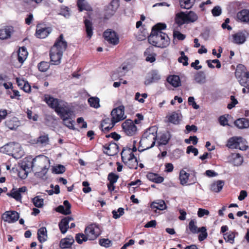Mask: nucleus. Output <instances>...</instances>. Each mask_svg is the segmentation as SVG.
Here are the masks:
<instances>
[{
	"mask_svg": "<svg viewBox=\"0 0 249 249\" xmlns=\"http://www.w3.org/2000/svg\"><path fill=\"white\" fill-rule=\"evenodd\" d=\"M49 138L48 135L45 134L39 136L36 141V143L42 146H45L49 143Z\"/></svg>",
	"mask_w": 249,
	"mask_h": 249,
	"instance_id": "ea45409f",
	"label": "nucleus"
},
{
	"mask_svg": "<svg viewBox=\"0 0 249 249\" xmlns=\"http://www.w3.org/2000/svg\"><path fill=\"white\" fill-rule=\"evenodd\" d=\"M227 146L230 148L239 149L240 150H247L249 146L246 140L241 137H232L227 142Z\"/></svg>",
	"mask_w": 249,
	"mask_h": 249,
	"instance_id": "1a4fd4ad",
	"label": "nucleus"
},
{
	"mask_svg": "<svg viewBox=\"0 0 249 249\" xmlns=\"http://www.w3.org/2000/svg\"><path fill=\"white\" fill-rule=\"evenodd\" d=\"M99 244L101 246L105 247L106 248L109 247L111 246L112 243L110 240L108 239H101L99 240Z\"/></svg>",
	"mask_w": 249,
	"mask_h": 249,
	"instance_id": "4d7b16f0",
	"label": "nucleus"
},
{
	"mask_svg": "<svg viewBox=\"0 0 249 249\" xmlns=\"http://www.w3.org/2000/svg\"><path fill=\"white\" fill-rule=\"evenodd\" d=\"M195 79L197 83L203 84L206 81V76L203 72H198L195 75Z\"/></svg>",
	"mask_w": 249,
	"mask_h": 249,
	"instance_id": "a18cd8bd",
	"label": "nucleus"
},
{
	"mask_svg": "<svg viewBox=\"0 0 249 249\" xmlns=\"http://www.w3.org/2000/svg\"><path fill=\"white\" fill-rule=\"evenodd\" d=\"M190 176V174L187 173L184 170L182 169L180 171L179 173V180L180 183L182 185H187L192 183H189V178Z\"/></svg>",
	"mask_w": 249,
	"mask_h": 249,
	"instance_id": "bb28decb",
	"label": "nucleus"
},
{
	"mask_svg": "<svg viewBox=\"0 0 249 249\" xmlns=\"http://www.w3.org/2000/svg\"><path fill=\"white\" fill-rule=\"evenodd\" d=\"M14 27L12 26H5L0 29V39L4 40L9 38L13 33Z\"/></svg>",
	"mask_w": 249,
	"mask_h": 249,
	"instance_id": "a211bd4d",
	"label": "nucleus"
},
{
	"mask_svg": "<svg viewBox=\"0 0 249 249\" xmlns=\"http://www.w3.org/2000/svg\"><path fill=\"white\" fill-rule=\"evenodd\" d=\"M170 138L169 132H164L161 134L159 138L158 143L160 145L166 144Z\"/></svg>",
	"mask_w": 249,
	"mask_h": 249,
	"instance_id": "4c0bfd02",
	"label": "nucleus"
},
{
	"mask_svg": "<svg viewBox=\"0 0 249 249\" xmlns=\"http://www.w3.org/2000/svg\"><path fill=\"white\" fill-rule=\"evenodd\" d=\"M60 14L66 18H69L70 16V12L69 8L67 7H62Z\"/></svg>",
	"mask_w": 249,
	"mask_h": 249,
	"instance_id": "0e129e2a",
	"label": "nucleus"
},
{
	"mask_svg": "<svg viewBox=\"0 0 249 249\" xmlns=\"http://www.w3.org/2000/svg\"><path fill=\"white\" fill-rule=\"evenodd\" d=\"M224 184V182L222 180L214 181L211 185V190L215 193L219 192L222 189Z\"/></svg>",
	"mask_w": 249,
	"mask_h": 249,
	"instance_id": "473e14b6",
	"label": "nucleus"
},
{
	"mask_svg": "<svg viewBox=\"0 0 249 249\" xmlns=\"http://www.w3.org/2000/svg\"><path fill=\"white\" fill-rule=\"evenodd\" d=\"M85 25L87 37L90 38L93 35L92 23L89 20L86 19Z\"/></svg>",
	"mask_w": 249,
	"mask_h": 249,
	"instance_id": "37998d69",
	"label": "nucleus"
},
{
	"mask_svg": "<svg viewBox=\"0 0 249 249\" xmlns=\"http://www.w3.org/2000/svg\"><path fill=\"white\" fill-rule=\"evenodd\" d=\"M29 172V171L20 168L18 173V177L21 179H25L27 178Z\"/></svg>",
	"mask_w": 249,
	"mask_h": 249,
	"instance_id": "e2e57ef3",
	"label": "nucleus"
},
{
	"mask_svg": "<svg viewBox=\"0 0 249 249\" xmlns=\"http://www.w3.org/2000/svg\"><path fill=\"white\" fill-rule=\"evenodd\" d=\"M65 171V168L63 165H58L53 168V172L55 174H62Z\"/></svg>",
	"mask_w": 249,
	"mask_h": 249,
	"instance_id": "864d4df0",
	"label": "nucleus"
},
{
	"mask_svg": "<svg viewBox=\"0 0 249 249\" xmlns=\"http://www.w3.org/2000/svg\"><path fill=\"white\" fill-rule=\"evenodd\" d=\"M73 112L69 107H67L58 115L60 116L63 121L64 124L70 129H74V121L71 120V116Z\"/></svg>",
	"mask_w": 249,
	"mask_h": 249,
	"instance_id": "9b49d317",
	"label": "nucleus"
},
{
	"mask_svg": "<svg viewBox=\"0 0 249 249\" xmlns=\"http://www.w3.org/2000/svg\"><path fill=\"white\" fill-rule=\"evenodd\" d=\"M34 205L38 208L42 207L44 204V200L39 196L35 197L32 199Z\"/></svg>",
	"mask_w": 249,
	"mask_h": 249,
	"instance_id": "8fccbe9b",
	"label": "nucleus"
},
{
	"mask_svg": "<svg viewBox=\"0 0 249 249\" xmlns=\"http://www.w3.org/2000/svg\"><path fill=\"white\" fill-rule=\"evenodd\" d=\"M71 219H62L59 224V229L62 233H65L69 228V220Z\"/></svg>",
	"mask_w": 249,
	"mask_h": 249,
	"instance_id": "79ce46f5",
	"label": "nucleus"
},
{
	"mask_svg": "<svg viewBox=\"0 0 249 249\" xmlns=\"http://www.w3.org/2000/svg\"><path fill=\"white\" fill-rule=\"evenodd\" d=\"M147 97L146 93H142L141 94L139 92H137L135 95V99L140 103H143L144 102V99Z\"/></svg>",
	"mask_w": 249,
	"mask_h": 249,
	"instance_id": "3c124183",
	"label": "nucleus"
},
{
	"mask_svg": "<svg viewBox=\"0 0 249 249\" xmlns=\"http://www.w3.org/2000/svg\"><path fill=\"white\" fill-rule=\"evenodd\" d=\"M88 102L90 107L95 108H98L100 107V99L97 97H92L88 99Z\"/></svg>",
	"mask_w": 249,
	"mask_h": 249,
	"instance_id": "c03bdc74",
	"label": "nucleus"
},
{
	"mask_svg": "<svg viewBox=\"0 0 249 249\" xmlns=\"http://www.w3.org/2000/svg\"><path fill=\"white\" fill-rule=\"evenodd\" d=\"M44 100L50 107L54 109L58 114L69 107L67 103L54 98L49 95H45Z\"/></svg>",
	"mask_w": 249,
	"mask_h": 249,
	"instance_id": "6e6552de",
	"label": "nucleus"
},
{
	"mask_svg": "<svg viewBox=\"0 0 249 249\" xmlns=\"http://www.w3.org/2000/svg\"><path fill=\"white\" fill-rule=\"evenodd\" d=\"M111 119H105L101 124V127L103 131H107L111 129L116 123L123 120L126 118L124 114V106H120L114 108L111 112Z\"/></svg>",
	"mask_w": 249,
	"mask_h": 249,
	"instance_id": "20e7f679",
	"label": "nucleus"
},
{
	"mask_svg": "<svg viewBox=\"0 0 249 249\" xmlns=\"http://www.w3.org/2000/svg\"><path fill=\"white\" fill-rule=\"evenodd\" d=\"M112 213L113 215V218H119L122 216L124 213V209L123 208H119L117 211H113Z\"/></svg>",
	"mask_w": 249,
	"mask_h": 249,
	"instance_id": "bf43d9fd",
	"label": "nucleus"
},
{
	"mask_svg": "<svg viewBox=\"0 0 249 249\" xmlns=\"http://www.w3.org/2000/svg\"><path fill=\"white\" fill-rule=\"evenodd\" d=\"M173 36L175 38H176L180 40H183L186 37L185 35L181 34L180 32H179V31H174Z\"/></svg>",
	"mask_w": 249,
	"mask_h": 249,
	"instance_id": "774afa93",
	"label": "nucleus"
},
{
	"mask_svg": "<svg viewBox=\"0 0 249 249\" xmlns=\"http://www.w3.org/2000/svg\"><path fill=\"white\" fill-rule=\"evenodd\" d=\"M28 55V53L25 47H22L19 48L18 51V59L21 65L24 63L25 60L27 59Z\"/></svg>",
	"mask_w": 249,
	"mask_h": 249,
	"instance_id": "b1692460",
	"label": "nucleus"
},
{
	"mask_svg": "<svg viewBox=\"0 0 249 249\" xmlns=\"http://www.w3.org/2000/svg\"><path fill=\"white\" fill-rule=\"evenodd\" d=\"M119 6V1L118 0H112L109 5V9H110L112 12H115Z\"/></svg>",
	"mask_w": 249,
	"mask_h": 249,
	"instance_id": "6e6d98bb",
	"label": "nucleus"
},
{
	"mask_svg": "<svg viewBox=\"0 0 249 249\" xmlns=\"http://www.w3.org/2000/svg\"><path fill=\"white\" fill-rule=\"evenodd\" d=\"M167 82L174 88H177L181 85L180 78L178 75H172L167 78Z\"/></svg>",
	"mask_w": 249,
	"mask_h": 249,
	"instance_id": "cd10ccee",
	"label": "nucleus"
},
{
	"mask_svg": "<svg viewBox=\"0 0 249 249\" xmlns=\"http://www.w3.org/2000/svg\"><path fill=\"white\" fill-rule=\"evenodd\" d=\"M105 39L110 44L116 45L119 42V38L116 33L111 30L108 29L104 33Z\"/></svg>",
	"mask_w": 249,
	"mask_h": 249,
	"instance_id": "ddd939ff",
	"label": "nucleus"
},
{
	"mask_svg": "<svg viewBox=\"0 0 249 249\" xmlns=\"http://www.w3.org/2000/svg\"><path fill=\"white\" fill-rule=\"evenodd\" d=\"M5 124L10 129H15L16 126L15 118H13V120H7L5 121Z\"/></svg>",
	"mask_w": 249,
	"mask_h": 249,
	"instance_id": "13d9d810",
	"label": "nucleus"
},
{
	"mask_svg": "<svg viewBox=\"0 0 249 249\" xmlns=\"http://www.w3.org/2000/svg\"><path fill=\"white\" fill-rule=\"evenodd\" d=\"M186 15L185 12H180L176 15L175 21L178 26H181L184 24H187L186 20Z\"/></svg>",
	"mask_w": 249,
	"mask_h": 249,
	"instance_id": "5701e85b",
	"label": "nucleus"
},
{
	"mask_svg": "<svg viewBox=\"0 0 249 249\" xmlns=\"http://www.w3.org/2000/svg\"><path fill=\"white\" fill-rule=\"evenodd\" d=\"M144 56L147 62L153 63L156 60V54L154 52L153 47H149L144 52Z\"/></svg>",
	"mask_w": 249,
	"mask_h": 249,
	"instance_id": "412c9836",
	"label": "nucleus"
},
{
	"mask_svg": "<svg viewBox=\"0 0 249 249\" xmlns=\"http://www.w3.org/2000/svg\"><path fill=\"white\" fill-rule=\"evenodd\" d=\"M195 0H179L180 6L182 8L189 9L194 5Z\"/></svg>",
	"mask_w": 249,
	"mask_h": 249,
	"instance_id": "a19ab883",
	"label": "nucleus"
},
{
	"mask_svg": "<svg viewBox=\"0 0 249 249\" xmlns=\"http://www.w3.org/2000/svg\"><path fill=\"white\" fill-rule=\"evenodd\" d=\"M189 229L190 231L194 234L197 233L199 232V228H198L196 225V222L194 220H192L188 225Z\"/></svg>",
	"mask_w": 249,
	"mask_h": 249,
	"instance_id": "49530a36",
	"label": "nucleus"
},
{
	"mask_svg": "<svg viewBox=\"0 0 249 249\" xmlns=\"http://www.w3.org/2000/svg\"><path fill=\"white\" fill-rule=\"evenodd\" d=\"M186 15V20L187 24L193 23L197 21L198 18V16L196 13L192 11L185 12Z\"/></svg>",
	"mask_w": 249,
	"mask_h": 249,
	"instance_id": "f704fd0d",
	"label": "nucleus"
},
{
	"mask_svg": "<svg viewBox=\"0 0 249 249\" xmlns=\"http://www.w3.org/2000/svg\"><path fill=\"white\" fill-rule=\"evenodd\" d=\"M38 68L40 71L45 72L48 70L49 65L47 62L43 61L38 64Z\"/></svg>",
	"mask_w": 249,
	"mask_h": 249,
	"instance_id": "5fc2aeb1",
	"label": "nucleus"
},
{
	"mask_svg": "<svg viewBox=\"0 0 249 249\" xmlns=\"http://www.w3.org/2000/svg\"><path fill=\"white\" fill-rule=\"evenodd\" d=\"M107 178L110 183H115L118 180V176L114 173H111L109 174Z\"/></svg>",
	"mask_w": 249,
	"mask_h": 249,
	"instance_id": "69168bd1",
	"label": "nucleus"
},
{
	"mask_svg": "<svg viewBox=\"0 0 249 249\" xmlns=\"http://www.w3.org/2000/svg\"><path fill=\"white\" fill-rule=\"evenodd\" d=\"M237 18L242 22H249V10H243L237 14Z\"/></svg>",
	"mask_w": 249,
	"mask_h": 249,
	"instance_id": "c9c22d12",
	"label": "nucleus"
},
{
	"mask_svg": "<svg viewBox=\"0 0 249 249\" xmlns=\"http://www.w3.org/2000/svg\"><path fill=\"white\" fill-rule=\"evenodd\" d=\"M17 84L18 87L25 92H29L34 89H38L37 86H34L31 88L28 82L23 79H19L17 78Z\"/></svg>",
	"mask_w": 249,
	"mask_h": 249,
	"instance_id": "f3484780",
	"label": "nucleus"
},
{
	"mask_svg": "<svg viewBox=\"0 0 249 249\" xmlns=\"http://www.w3.org/2000/svg\"><path fill=\"white\" fill-rule=\"evenodd\" d=\"M147 178L149 180L157 183H161L164 180V178L162 177L153 173H149L147 175Z\"/></svg>",
	"mask_w": 249,
	"mask_h": 249,
	"instance_id": "72a5a7b5",
	"label": "nucleus"
},
{
	"mask_svg": "<svg viewBox=\"0 0 249 249\" xmlns=\"http://www.w3.org/2000/svg\"><path fill=\"white\" fill-rule=\"evenodd\" d=\"M151 207L156 210H163L166 209L167 206L163 200H158L151 203Z\"/></svg>",
	"mask_w": 249,
	"mask_h": 249,
	"instance_id": "2f4dec72",
	"label": "nucleus"
},
{
	"mask_svg": "<svg viewBox=\"0 0 249 249\" xmlns=\"http://www.w3.org/2000/svg\"><path fill=\"white\" fill-rule=\"evenodd\" d=\"M106 153L109 156H114L118 152V147L115 143H110L106 148Z\"/></svg>",
	"mask_w": 249,
	"mask_h": 249,
	"instance_id": "7c9ffc66",
	"label": "nucleus"
},
{
	"mask_svg": "<svg viewBox=\"0 0 249 249\" xmlns=\"http://www.w3.org/2000/svg\"><path fill=\"white\" fill-rule=\"evenodd\" d=\"M235 234L233 232H229L224 234V238L226 242L233 244L234 242Z\"/></svg>",
	"mask_w": 249,
	"mask_h": 249,
	"instance_id": "09e8293b",
	"label": "nucleus"
},
{
	"mask_svg": "<svg viewBox=\"0 0 249 249\" xmlns=\"http://www.w3.org/2000/svg\"><path fill=\"white\" fill-rule=\"evenodd\" d=\"M166 27V25L164 23H159L155 25L148 36L149 43L160 48L167 47L170 44V39L167 35L161 31Z\"/></svg>",
	"mask_w": 249,
	"mask_h": 249,
	"instance_id": "f257e3e1",
	"label": "nucleus"
},
{
	"mask_svg": "<svg viewBox=\"0 0 249 249\" xmlns=\"http://www.w3.org/2000/svg\"><path fill=\"white\" fill-rule=\"evenodd\" d=\"M186 153L187 154L192 153L194 154V156H196L198 155V151L197 148L194 147L193 146L190 145L187 147Z\"/></svg>",
	"mask_w": 249,
	"mask_h": 249,
	"instance_id": "338daca9",
	"label": "nucleus"
},
{
	"mask_svg": "<svg viewBox=\"0 0 249 249\" xmlns=\"http://www.w3.org/2000/svg\"><path fill=\"white\" fill-rule=\"evenodd\" d=\"M158 128L153 126L147 129L142 135L140 144L144 149H148L154 146L157 137Z\"/></svg>",
	"mask_w": 249,
	"mask_h": 249,
	"instance_id": "423d86ee",
	"label": "nucleus"
},
{
	"mask_svg": "<svg viewBox=\"0 0 249 249\" xmlns=\"http://www.w3.org/2000/svg\"><path fill=\"white\" fill-rule=\"evenodd\" d=\"M52 31L50 27L44 25H38L36 26V36L39 38H45L51 33Z\"/></svg>",
	"mask_w": 249,
	"mask_h": 249,
	"instance_id": "2eb2a0df",
	"label": "nucleus"
},
{
	"mask_svg": "<svg viewBox=\"0 0 249 249\" xmlns=\"http://www.w3.org/2000/svg\"><path fill=\"white\" fill-rule=\"evenodd\" d=\"M233 160L232 162L235 166H240L243 162V158L238 153H234L231 155Z\"/></svg>",
	"mask_w": 249,
	"mask_h": 249,
	"instance_id": "58836bf2",
	"label": "nucleus"
},
{
	"mask_svg": "<svg viewBox=\"0 0 249 249\" xmlns=\"http://www.w3.org/2000/svg\"><path fill=\"white\" fill-rule=\"evenodd\" d=\"M33 162L34 159H33L31 157H27L20 160L18 162V165L21 169H24L30 171L33 169Z\"/></svg>",
	"mask_w": 249,
	"mask_h": 249,
	"instance_id": "dca6fc26",
	"label": "nucleus"
},
{
	"mask_svg": "<svg viewBox=\"0 0 249 249\" xmlns=\"http://www.w3.org/2000/svg\"><path fill=\"white\" fill-rule=\"evenodd\" d=\"M85 233H78L76 235L75 240L79 244H82L87 240H93L100 234L101 231L99 227L95 224L87 226L85 230Z\"/></svg>",
	"mask_w": 249,
	"mask_h": 249,
	"instance_id": "39448f33",
	"label": "nucleus"
},
{
	"mask_svg": "<svg viewBox=\"0 0 249 249\" xmlns=\"http://www.w3.org/2000/svg\"><path fill=\"white\" fill-rule=\"evenodd\" d=\"M235 125L239 129H245L249 127V120L246 118H239L234 122Z\"/></svg>",
	"mask_w": 249,
	"mask_h": 249,
	"instance_id": "393cba45",
	"label": "nucleus"
},
{
	"mask_svg": "<svg viewBox=\"0 0 249 249\" xmlns=\"http://www.w3.org/2000/svg\"><path fill=\"white\" fill-rule=\"evenodd\" d=\"M15 149V143L10 142L2 147L1 148V151L4 153L9 155H11L13 157L16 158V156H15L14 154Z\"/></svg>",
	"mask_w": 249,
	"mask_h": 249,
	"instance_id": "4be33fe9",
	"label": "nucleus"
},
{
	"mask_svg": "<svg viewBox=\"0 0 249 249\" xmlns=\"http://www.w3.org/2000/svg\"><path fill=\"white\" fill-rule=\"evenodd\" d=\"M137 151V148L134 146L132 149L125 148L121 153L122 159L124 163L130 169H137L138 162L134 156V152Z\"/></svg>",
	"mask_w": 249,
	"mask_h": 249,
	"instance_id": "0eeeda50",
	"label": "nucleus"
},
{
	"mask_svg": "<svg viewBox=\"0 0 249 249\" xmlns=\"http://www.w3.org/2000/svg\"><path fill=\"white\" fill-rule=\"evenodd\" d=\"M248 36V33L246 31L238 32L231 36V41L234 43L241 44L246 41Z\"/></svg>",
	"mask_w": 249,
	"mask_h": 249,
	"instance_id": "4468645a",
	"label": "nucleus"
},
{
	"mask_svg": "<svg viewBox=\"0 0 249 249\" xmlns=\"http://www.w3.org/2000/svg\"><path fill=\"white\" fill-rule=\"evenodd\" d=\"M222 13L221 8L219 6H216L212 10V13L214 17L220 16Z\"/></svg>",
	"mask_w": 249,
	"mask_h": 249,
	"instance_id": "052dcab7",
	"label": "nucleus"
},
{
	"mask_svg": "<svg viewBox=\"0 0 249 249\" xmlns=\"http://www.w3.org/2000/svg\"><path fill=\"white\" fill-rule=\"evenodd\" d=\"M77 5L80 12L83 10L91 11L92 10L91 6L86 1H77Z\"/></svg>",
	"mask_w": 249,
	"mask_h": 249,
	"instance_id": "e433bc0d",
	"label": "nucleus"
},
{
	"mask_svg": "<svg viewBox=\"0 0 249 249\" xmlns=\"http://www.w3.org/2000/svg\"><path fill=\"white\" fill-rule=\"evenodd\" d=\"M33 163L35 176L43 179H47L46 174L50 166L49 158L44 155L36 156L34 159Z\"/></svg>",
	"mask_w": 249,
	"mask_h": 249,
	"instance_id": "7ed1b4c3",
	"label": "nucleus"
},
{
	"mask_svg": "<svg viewBox=\"0 0 249 249\" xmlns=\"http://www.w3.org/2000/svg\"><path fill=\"white\" fill-rule=\"evenodd\" d=\"M168 122L174 124H178L182 119V115L179 112L174 111L166 116Z\"/></svg>",
	"mask_w": 249,
	"mask_h": 249,
	"instance_id": "6ab92c4d",
	"label": "nucleus"
},
{
	"mask_svg": "<svg viewBox=\"0 0 249 249\" xmlns=\"http://www.w3.org/2000/svg\"><path fill=\"white\" fill-rule=\"evenodd\" d=\"M180 55L181 56L178 59V62L182 63L184 66H187L188 65V58L187 56L185 55V53L183 51L180 52Z\"/></svg>",
	"mask_w": 249,
	"mask_h": 249,
	"instance_id": "603ef678",
	"label": "nucleus"
},
{
	"mask_svg": "<svg viewBox=\"0 0 249 249\" xmlns=\"http://www.w3.org/2000/svg\"><path fill=\"white\" fill-rule=\"evenodd\" d=\"M160 79V75L157 71H153L146 76L144 83L149 85L152 83L157 82Z\"/></svg>",
	"mask_w": 249,
	"mask_h": 249,
	"instance_id": "aec40b11",
	"label": "nucleus"
},
{
	"mask_svg": "<svg viewBox=\"0 0 249 249\" xmlns=\"http://www.w3.org/2000/svg\"><path fill=\"white\" fill-rule=\"evenodd\" d=\"M74 242V239L72 236L62 239L60 242L59 246L61 249L69 248Z\"/></svg>",
	"mask_w": 249,
	"mask_h": 249,
	"instance_id": "c85d7f7f",
	"label": "nucleus"
},
{
	"mask_svg": "<svg viewBox=\"0 0 249 249\" xmlns=\"http://www.w3.org/2000/svg\"><path fill=\"white\" fill-rule=\"evenodd\" d=\"M67 46V43L64 39L63 35H61L50 50V56L52 64L58 65L60 63L63 52Z\"/></svg>",
	"mask_w": 249,
	"mask_h": 249,
	"instance_id": "f03ea898",
	"label": "nucleus"
},
{
	"mask_svg": "<svg viewBox=\"0 0 249 249\" xmlns=\"http://www.w3.org/2000/svg\"><path fill=\"white\" fill-rule=\"evenodd\" d=\"M235 75L238 78L240 84L245 87L249 86V71H247L246 68L242 64L237 66Z\"/></svg>",
	"mask_w": 249,
	"mask_h": 249,
	"instance_id": "9d476101",
	"label": "nucleus"
},
{
	"mask_svg": "<svg viewBox=\"0 0 249 249\" xmlns=\"http://www.w3.org/2000/svg\"><path fill=\"white\" fill-rule=\"evenodd\" d=\"M199 232H200V234H199L198 238L199 241H202L207 238L208 233L205 227L199 228Z\"/></svg>",
	"mask_w": 249,
	"mask_h": 249,
	"instance_id": "de8ad7c7",
	"label": "nucleus"
},
{
	"mask_svg": "<svg viewBox=\"0 0 249 249\" xmlns=\"http://www.w3.org/2000/svg\"><path fill=\"white\" fill-rule=\"evenodd\" d=\"M71 205L68 201L65 200L64 205H60L56 209V211L64 214H68L71 213Z\"/></svg>",
	"mask_w": 249,
	"mask_h": 249,
	"instance_id": "a878e982",
	"label": "nucleus"
},
{
	"mask_svg": "<svg viewBox=\"0 0 249 249\" xmlns=\"http://www.w3.org/2000/svg\"><path fill=\"white\" fill-rule=\"evenodd\" d=\"M124 133L128 136L134 135L137 131V127L131 120H126L122 124Z\"/></svg>",
	"mask_w": 249,
	"mask_h": 249,
	"instance_id": "f8f14e48",
	"label": "nucleus"
},
{
	"mask_svg": "<svg viewBox=\"0 0 249 249\" xmlns=\"http://www.w3.org/2000/svg\"><path fill=\"white\" fill-rule=\"evenodd\" d=\"M15 211H8L5 212L1 216V218H16Z\"/></svg>",
	"mask_w": 249,
	"mask_h": 249,
	"instance_id": "680f3d73",
	"label": "nucleus"
},
{
	"mask_svg": "<svg viewBox=\"0 0 249 249\" xmlns=\"http://www.w3.org/2000/svg\"><path fill=\"white\" fill-rule=\"evenodd\" d=\"M37 238L40 243H43L47 240V231L45 227H41L37 231Z\"/></svg>",
	"mask_w": 249,
	"mask_h": 249,
	"instance_id": "c756f323",
	"label": "nucleus"
}]
</instances>
